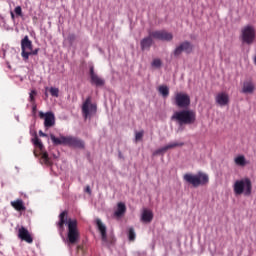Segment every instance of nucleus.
Listing matches in <instances>:
<instances>
[{
  "mask_svg": "<svg viewBox=\"0 0 256 256\" xmlns=\"http://www.w3.org/2000/svg\"><path fill=\"white\" fill-rule=\"evenodd\" d=\"M32 113L33 115L37 114V103H32Z\"/></svg>",
  "mask_w": 256,
  "mask_h": 256,
  "instance_id": "obj_35",
  "label": "nucleus"
},
{
  "mask_svg": "<svg viewBox=\"0 0 256 256\" xmlns=\"http://www.w3.org/2000/svg\"><path fill=\"white\" fill-rule=\"evenodd\" d=\"M118 156H119L120 159H124L123 153L119 152Z\"/></svg>",
  "mask_w": 256,
  "mask_h": 256,
  "instance_id": "obj_39",
  "label": "nucleus"
},
{
  "mask_svg": "<svg viewBox=\"0 0 256 256\" xmlns=\"http://www.w3.org/2000/svg\"><path fill=\"white\" fill-rule=\"evenodd\" d=\"M215 102L221 106V107H225L229 104V95L226 92H219L216 96H215Z\"/></svg>",
  "mask_w": 256,
  "mask_h": 256,
  "instance_id": "obj_16",
  "label": "nucleus"
},
{
  "mask_svg": "<svg viewBox=\"0 0 256 256\" xmlns=\"http://www.w3.org/2000/svg\"><path fill=\"white\" fill-rule=\"evenodd\" d=\"M37 96V91L36 90H31L29 93V102L31 104H35V97Z\"/></svg>",
  "mask_w": 256,
  "mask_h": 256,
  "instance_id": "obj_27",
  "label": "nucleus"
},
{
  "mask_svg": "<svg viewBox=\"0 0 256 256\" xmlns=\"http://www.w3.org/2000/svg\"><path fill=\"white\" fill-rule=\"evenodd\" d=\"M193 50V45L189 41H183L173 51V55L175 58H178L182 55V53L191 54Z\"/></svg>",
  "mask_w": 256,
  "mask_h": 256,
  "instance_id": "obj_12",
  "label": "nucleus"
},
{
  "mask_svg": "<svg viewBox=\"0 0 256 256\" xmlns=\"http://www.w3.org/2000/svg\"><path fill=\"white\" fill-rule=\"evenodd\" d=\"M255 91V85L252 81H245L242 88L243 94H253Z\"/></svg>",
  "mask_w": 256,
  "mask_h": 256,
  "instance_id": "obj_20",
  "label": "nucleus"
},
{
  "mask_svg": "<svg viewBox=\"0 0 256 256\" xmlns=\"http://www.w3.org/2000/svg\"><path fill=\"white\" fill-rule=\"evenodd\" d=\"M168 150H169V149H168V146L165 145V146H163V147H161V148L155 150L154 155L164 154V153H166Z\"/></svg>",
  "mask_w": 256,
  "mask_h": 256,
  "instance_id": "obj_28",
  "label": "nucleus"
},
{
  "mask_svg": "<svg viewBox=\"0 0 256 256\" xmlns=\"http://www.w3.org/2000/svg\"><path fill=\"white\" fill-rule=\"evenodd\" d=\"M172 120L176 121L180 126L194 124L196 120V114L193 110L183 109L174 112Z\"/></svg>",
  "mask_w": 256,
  "mask_h": 256,
  "instance_id": "obj_3",
  "label": "nucleus"
},
{
  "mask_svg": "<svg viewBox=\"0 0 256 256\" xmlns=\"http://www.w3.org/2000/svg\"><path fill=\"white\" fill-rule=\"evenodd\" d=\"M234 162L239 167H245L247 165L244 155H238L237 157H235Z\"/></svg>",
  "mask_w": 256,
  "mask_h": 256,
  "instance_id": "obj_23",
  "label": "nucleus"
},
{
  "mask_svg": "<svg viewBox=\"0 0 256 256\" xmlns=\"http://www.w3.org/2000/svg\"><path fill=\"white\" fill-rule=\"evenodd\" d=\"M183 179L194 188H198L199 186H204L209 183V176L202 171H199L197 174L185 173L183 175Z\"/></svg>",
  "mask_w": 256,
  "mask_h": 256,
  "instance_id": "obj_4",
  "label": "nucleus"
},
{
  "mask_svg": "<svg viewBox=\"0 0 256 256\" xmlns=\"http://www.w3.org/2000/svg\"><path fill=\"white\" fill-rule=\"evenodd\" d=\"M32 142H33L34 146H36L40 150L41 164H45L46 166L53 165V162L51 161V158L49 157V153H47V151H43L45 146L43 145V142H41V139H39V137L35 136L34 139H32Z\"/></svg>",
  "mask_w": 256,
  "mask_h": 256,
  "instance_id": "obj_7",
  "label": "nucleus"
},
{
  "mask_svg": "<svg viewBox=\"0 0 256 256\" xmlns=\"http://www.w3.org/2000/svg\"><path fill=\"white\" fill-rule=\"evenodd\" d=\"M11 206L14 207V209L17 212H23L27 210V207L23 201V199H16L14 201L10 202Z\"/></svg>",
  "mask_w": 256,
  "mask_h": 256,
  "instance_id": "obj_18",
  "label": "nucleus"
},
{
  "mask_svg": "<svg viewBox=\"0 0 256 256\" xmlns=\"http://www.w3.org/2000/svg\"><path fill=\"white\" fill-rule=\"evenodd\" d=\"M67 210L62 211L59 214V221L56 223L58 231L60 234H63L65 231V224L68 226V234H67V244L68 246L75 245L79 242L80 234L79 228L77 227V219L69 218L67 220Z\"/></svg>",
  "mask_w": 256,
  "mask_h": 256,
  "instance_id": "obj_1",
  "label": "nucleus"
},
{
  "mask_svg": "<svg viewBox=\"0 0 256 256\" xmlns=\"http://www.w3.org/2000/svg\"><path fill=\"white\" fill-rule=\"evenodd\" d=\"M18 238L21 239L22 241H25L28 244L33 243V236H31L30 231L25 226H21L18 229Z\"/></svg>",
  "mask_w": 256,
  "mask_h": 256,
  "instance_id": "obj_15",
  "label": "nucleus"
},
{
  "mask_svg": "<svg viewBox=\"0 0 256 256\" xmlns=\"http://www.w3.org/2000/svg\"><path fill=\"white\" fill-rule=\"evenodd\" d=\"M127 212V206L124 202H119L117 204V210L115 211L116 217H122Z\"/></svg>",
  "mask_w": 256,
  "mask_h": 256,
  "instance_id": "obj_21",
  "label": "nucleus"
},
{
  "mask_svg": "<svg viewBox=\"0 0 256 256\" xmlns=\"http://www.w3.org/2000/svg\"><path fill=\"white\" fill-rule=\"evenodd\" d=\"M90 83L96 87H103L105 86V79L98 76L97 73H95V68L93 66L90 67Z\"/></svg>",
  "mask_w": 256,
  "mask_h": 256,
  "instance_id": "obj_14",
  "label": "nucleus"
},
{
  "mask_svg": "<svg viewBox=\"0 0 256 256\" xmlns=\"http://www.w3.org/2000/svg\"><path fill=\"white\" fill-rule=\"evenodd\" d=\"M183 146H184V142H171L167 144L168 150H171L177 147H183Z\"/></svg>",
  "mask_w": 256,
  "mask_h": 256,
  "instance_id": "obj_25",
  "label": "nucleus"
},
{
  "mask_svg": "<svg viewBox=\"0 0 256 256\" xmlns=\"http://www.w3.org/2000/svg\"><path fill=\"white\" fill-rule=\"evenodd\" d=\"M152 43H153V37L150 36V32H149V36L143 38L140 42L141 50L142 51L149 50L150 47L152 46Z\"/></svg>",
  "mask_w": 256,
  "mask_h": 256,
  "instance_id": "obj_19",
  "label": "nucleus"
},
{
  "mask_svg": "<svg viewBox=\"0 0 256 256\" xmlns=\"http://www.w3.org/2000/svg\"><path fill=\"white\" fill-rule=\"evenodd\" d=\"M82 114L85 119L97 114V104L91 102V96H88L82 104Z\"/></svg>",
  "mask_w": 256,
  "mask_h": 256,
  "instance_id": "obj_8",
  "label": "nucleus"
},
{
  "mask_svg": "<svg viewBox=\"0 0 256 256\" xmlns=\"http://www.w3.org/2000/svg\"><path fill=\"white\" fill-rule=\"evenodd\" d=\"M136 238V235H135V231L133 229V227H130L129 228V231H128V239L129 241L133 242Z\"/></svg>",
  "mask_w": 256,
  "mask_h": 256,
  "instance_id": "obj_26",
  "label": "nucleus"
},
{
  "mask_svg": "<svg viewBox=\"0 0 256 256\" xmlns=\"http://www.w3.org/2000/svg\"><path fill=\"white\" fill-rule=\"evenodd\" d=\"M34 156H35V157H39V154H37V152L34 151Z\"/></svg>",
  "mask_w": 256,
  "mask_h": 256,
  "instance_id": "obj_40",
  "label": "nucleus"
},
{
  "mask_svg": "<svg viewBox=\"0 0 256 256\" xmlns=\"http://www.w3.org/2000/svg\"><path fill=\"white\" fill-rule=\"evenodd\" d=\"M158 91L164 98L169 96V88L166 85L159 86Z\"/></svg>",
  "mask_w": 256,
  "mask_h": 256,
  "instance_id": "obj_24",
  "label": "nucleus"
},
{
  "mask_svg": "<svg viewBox=\"0 0 256 256\" xmlns=\"http://www.w3.org/2000/svg\"><path fill=\"white\" fill-rule=\"evenodd\" d=\"M28 54V59L30 58V56H37L39 54V48H36V49H32L30 51L27 52Z\"/></svg>",
  "mask_w": 256,
  "mask_h": 256,
  "instance_id": "obj_33",
  "label": "nucleus"
},
{
  "mask_svg": "<svg viewBox=\"0 0 256 256\" xmlns=\"http://www.w3.org/2000/svg\"><path fill=\"white\" fill-rule=\"evenodd\" d=\"M50 94L52 97H59V88L51 87Z\"/></svg>",
  "mask_w": 256,
  "mask_h": 256,
  "instance_id": "obj_31",
  "label": "nucleus"
},
{
  "mask_svg": "<svg viewBox=\"0 0 256 256\" xmlns=\"http://www.w3.org/2000/svg\"><path fill=\"white\" fill-rule=\"evenodd\" d=\"M67 40L70 46H73V43H75V40H77V36L75 34H69Z\"/></svg>",
  "mask_w": 256,
  "mask_h": 256,
  "instance_id": "obj_30",
  "label": "nucleus"
},
{
  "mask_svg": "<svg viewBox=\"0 0 256 256\" xmlns=\"http://www.w3.org/2000/svg\"><path fill=\"white\" fill-rule=\"evenodd\" d=\"M174 103L178 108L187 109L190 106V97L186 93L178 92L174 97Z\"/></svg>",
  "mask_w": 256,
  "mask_h": 256,
  "instance_id": "obj_11",
  "label": "nucleus"
},
{
  "mask_svg": "<svg viewBox=\"0 0 256 256\" xmlns=\"http://www.w3.org/2000/svg\"><path fill=\"white\" fill-rule=\"evenodd\" d=\"M150 37H152L155 40L162 41V42H171L173 40V34L164 29L150 31Z\"/></svg>",
  "mask_w": 256,
  "mask_h": 256,
  "instance_id": "obj_9",
  "label": "nucleus"
},
{
  "mask_svg": "<svg viewBox=\"0 0 256 256\" xmlns=\"http://www.w3.org/2000/svg\"><path fill=\"white\" fill-rule=\"evenodd\" d=\"M256 38V30L253 25H246L241 29V41L243 44L252 45Z\"/></svg>",
  "mask_w": 256,
  "mask_h": 256,
  "instance_id": "obj_6",
  "label": "nucleus"
},
{
  "mask_svg": "<svg viewBox=\"0 0 256 256\" xmlns=\"http://www.w3.org/2000/svg\"><path fill=\"white\" fill-rule=\"evenodd\" d=\"M153 219V213L151 210L144 209L141 215V220L143 223H150Z\"/></svg>",
  "mask_w": 256,
  "mask_h": 256,
  "instance_id": "obj_22",
  "label": "nucleus"
},
{
  "mask_svg": "<svg viewBox=\"0 0 256 256\" xmlns=\"http://www.w3.org/2000/svg\"><path fill=\"white\" fill-rule=\"evenodd\" d=\"M96 224H97L98 230L100 231L103 243L107 244L108 243V239H107V226H105V224H103L101 219H97L96 220Z\"/></svg>",
  "mask_w": 256,
  "mask_h": 256,
  "instance_id": "obj_17",
  "label": "nucleus"
},
{
  "mask_svg": "<svg viewBox=\"0 0 256 256\" xmlns=\"http://www.w3.org/2000/svg\"><path fill=\"white\" fill-rule=\"evenodd\" d=\"M234 193L235 195L250 196L252 193V183L249 178H244L241 180H237L234 183Z\"/></svg>",
  "mask_w": 256,
  "mask_h": 256,
  "instance_id": "obj_5",
  "label": "nucleus"
},
{
  "mask_svg": "<svg viewBox=\"0 0 256 256\" xmlns=\"http://www.w3.org/2000/svg\"><path fill=\"white\" fill-rule=\"evenodd\" d=\"M143 134H144L143 130H141V131L135 133L136 142H137V141H140V140L142 139Z\"/></svg>",
  "mask_w": 256,
  "mask_h": 256,
  "instance_id": "obj_34",
  "label": "nucleus"
},
{
  "mask_svg": "<svg viewBox=\"0 0 256 256\" xmlns=\"http://www.w3.org/2000/svg\"><path fill=\"white\" fill-rule=\"evenodd\" d=\"M39 136L40 137H47V133L43 132L42 130H39Z\"/></svg>",
  "mask_w": 256,
  "mask_h": 256,
  "instance_id": "obj_36",
  "label": "nucleus"
},
{
  "mask_svg": "<svg viewBox=\"0 0 256 256\" xmlns=\"http://www.w3.org/2000/svg\"><path fill=\"white\" fill-rule=\"evenodd\" d=\"M151 65L154 68H160L162 66V62H161L160 59L156 58V59L153 60Z\"/></svg>",
  "mask_w": 256,
  "mask_h": 256,
  "instance_id": "obj_32",
  "label": "nucleus"
},
{
  "mask_svg": "<svg viewBox=\"0 0 256 256\" xmlns=\"http://www.w3.org/2000/svg\"><path fill=\"white\" fill-rule=\"evenodd\" d=\"M33 50V42L30 40L29 36L26 35L22 40H21V56L24 61L29 60V54L28 51Z\"/></svg>",
  "mask_w": 256,
  "mask_h": 256,
  "instance_id": "obj_10",
  "label": "nucleus"
},
{
  "mask_svg": "<svg viewBox=\"0 0 256 256\" xmlns=\"http://www.w3.org/2000/svg\"><path fill=\"white\" fill-rule=\"evenodd\" d=\"M39 118L41 120H44V127L45 129H51L55 125V113L48 111V112H43L39 111Z\"/></svg>",
  "mask_w": 256,
  "mask_h": 256,
  "instance_id": "obj_13",
  "label": "nucleus"
},
{
  "mask_svg": "<svg viewBox=\"0 0 256 256\" xmlns=\"http://www.w3.org/2000/svg\"><path fill=\"white\" fill-rule=\"evenodd\" d=\"M10 15H11V19H12V20H15V13H14V12H11Z\"/></svg>",
  "mask_w": 256,
  "mask_h": 256,
  "instance_id": "obj_38",
  "label": "nucleus"
},
{
  "mask_svg": "<svg viewBox=\"0 0 256 256\" xmlns=\"http://www.w3.org/2000/svg\"><path fill=\"white\" fill-rule=\"evenodd\" d=\"M50 139L55 146L66 145L81 150L85 148V141L79 137L61 136L60 138H57L54 134H50Z\"/></svg>",
  "mask_w": 256,
  "mask_h": 256,
  "instance_id": "obj_2",
  "label": "nucleus"
},
{
  "mask_svg": "<svg viewBox=\"0 0 256 256\" xmlns=\"http://www.w3.org/2000/svg\"><path fill=\"white\" fill-rule=\"evenodd\" d=\"M14 13L16 14L17 17H24L23 9L21 6L15 7Z\"/></svg>",
  "mask_w": 256,
  "mask_h": 256,
  "instance_id": "obj_29",
  "label": "nucleus"
},
{
  "mask_svg": "<svg viewBox=\"0 0 256 256\" xmlns=\"http://www.w3.org/2000/svg\"><path fill=\"white\" fill-rule=\"evenodd\" d=\"M85 191L86 193L91 194V187L87 185Z\"/></svg>",
  "mask_w": 256,
  "mask_h": 256,
  "instance_id": "obj_37",
  "label": "nucleus"
},
{
  "mask_svg": "<svg viewBox=\"0 0 256 256\" xmlns=\"http://www.w3.org/2000/svg\"><path fill=\"white\" fill-rule=\"evenodd\" d=\"M254 62H255V65H256V56H255V58H254Z\"/></svg>",
  "mask_w": 256,
  "mask_h": 256,
  "instance_id": "obj_41",
  "label": "nucleus"
}]
</instances>
